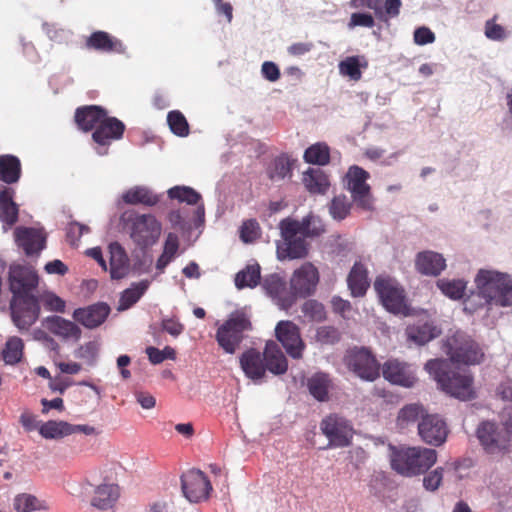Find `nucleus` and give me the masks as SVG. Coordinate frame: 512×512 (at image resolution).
<instances>
[{
	"label": "nucleus",
	"mask_w": 512,
	"mask_h": 512,
	"mask_svg": "<svg viewBox=\"0 0 512 512\" xmlns=\"http://www.w3.org/2000/svg\"><path fill=\"white\" fill-rule=\"evenodd\" d=\"M38 281V275L31 266L12 264L9 268V288L13 295L10 302L11 316L20 330H28L39 317V300L33 294Z\"/></svg>",
	"instance_id": "obj_1"
},
{
	"label": "nucleus",
	"mask_w": 512,
	"mask_h": 512,
	"mask_svg": "<svg viewBox=\"0 0 512 512\" xmlns=\"http://www.w3.org/2000/svg\"><path fill=\"white\" fill-rule=\"evenodd\" d=\"M240 365L245 375L253 381H261L266 372L283 375L288 370V360L276 341L268 340L263 352L251 348L240 357Z\"/></svg>",
	"instance_id": "obj_2"
},
{
	"label": "nucleus",
	"mask_w": 512,
	"mask_h": 512,
	"mask_svg": "<svg viewBox=\"0 0 512 512\" xmlns=\"http://www.w3.org/2000/svg\"><path fill=\"white\" fill-rule=\"evenodd\" d=\"M425 369L447 394L464 401L476 397L473 379L465 370L459 371L452 363L438 359L429 360Z\"/></svg>",
	"instance_id": "obj_3"
},
{
	"label": "nucleus",
	"mask_w": 512,
	"mask_h": 512,
	"mask_svg": "<svg viewBox=\"0 0 512 512\" xmlns=\"http://www.w3.org/2000/svg\"><path fill=\"white\" fill-rule=\"evenodd\" d=\"M437 462V452L425 447H391L392 469L404 477L425 474Z\"/></svg>",
	"instance_id": "obj_4"
},
{
	"label": "nucleus",
	"mask_w": 512,
	"mask_h": 512,
	"mask_svg": "<svg viewBox=\"0 0 512 512\" xmlns=\"http://www.w3.org/2000/svg\"><path fill=\"white\" fill-rule=\"evenodd\" d=\"M475 283L485 303L501 307L512 306V278L508 274L480 269Z\"/></svg>",
	"instance_id": "obj_5"
},
{
	"label": "nucleus",
	"mask_w": 512,
	"mask_h": 512,
	"mask_svg": "<svg viewBox=\"0 0 512 512\" xmlns=\"http://www.w3.org/2000/svg\"><path fill=\"white\" fill-rule=\"evenodd\" d=\"M298 228V220L296 219L288 217L280 221L281 240L276 243V253L279 260L303 259L308 256L309 244Z\"/></svg>",
	"instance_id": "obj_6"
},
{
	"label": "nucleus",
	"mask_w": 512,
	"mask_h": 512,
	"mask_svg": "<svg viewBox=\"0 0 512 512\" xmlns=\"http://www.w3.org/2000/svg\"><path fill=\"white\" fill-rule=\"evenodd\" d=\"M476 434L488 454H504L509 451L512 430L507 424L484 421L478 426Z\"/></svg>",
	"instance_id": "obj_7"
},
{
	"label": "nucleus",
	"mask_w": 512,
	"mask_h": 512,
	"mask_svg": "<svg viewBox=\"0 0 512 512\" xmlns=\"http://www.w3.org/2000/svg\"><path fill=\"white\" fill-rule=\"evenodd\" d=\"M369 173L359 166H351L346 174V188L351 193L353 203L364 211L374 210L375 199L367 184Z\"/></svg>",
	"instance_id": "obj_8"
},
{
	"label": "nucleus",
	"mask_w": 512,
	"mask_h": 512,
	"mask_svg": "<svg viewBox=\"0 0 512 512\" xmlns=\"http://www.w3.org/2000/svg\"><path fill=\"white\" fill-rule=\"evenodd\" d=\"M345 363L362 380L372 382L380 376V364L371 351L364 347L347 351Z\"/></svg>",
	"instance_id": "obj_9"
},
{
	"label": "nucleus",
	"mask_w": 512,
	"mask_h": 512,
	"mask_svg": "<svg viewBox=\"0 0 512 512\" xmlns=\"http://www.w3.org/2000/svg\"><path fill=\"white\" fill-rule=\"evenodd\" d=\"M128 221L131 222L130 237L139 247L152 246L159 239L162 227L153 215H130Z\"/></svg>",
	"instance_id": "obj_10"
},
{
	"label": "nucleus",
	"mask_w": 512,
	"mask_h": 512,
	"mask_svg": "<svg viewBox=\"0 0 512 512\" xmlns=\"http://www.w3.org/2000/svg\"><path fill=\"white\" fill-rule=\"evenodd\" d=\"M450 359L454 363L466 365L478 364L484 354L478 344L462 332H457L448 341Z\"/></svg>",
	"instance_id": "obj_11"
},
{
	"label": "nucleus",
	"mask_w": 512,
	"mask_h": 512,
	"mask_svg": "<svg viewBox=\"0 0 512 512\" xmlns=\"http://www.w3.org/2000/svg\"><path fill=\"white\" fill-rule=\"evenodd\" d=\"M319 282V272L310 262H306L296 269L290 278V293L293 294L294 304L297 298H306L312 295Z\"/></svg>",
	"instance_id": "obj_12"
},
{
	"label": "nucleus",
	"mask_w": 512,
	"mask_h": 512,
	"mask_svg": "<svg viewBox=\"0 0 512 512\" xmlns=\"http://www.w3.org/2000/svg\"><path fill=\"white\" fill-rule=\"evenodd\" d=\"M374 289L387 310L393 313H399L403 310L405 306L404 290L395 279L377 277L374 282Z\"/></svg>",
	"instance_id": "obj_13"
},
{
	"label": "nucleus",
	"mask_w": 512,
	"mask_h": 512,
	"mask_svg": "<svg viewBox=\"0 0 512 512\" xmlns=\"http://www.w3.org/2000/svg\"><path fill=\"white\" fill-rule=\"evenodd\" d=\"M320 429L328 438L329 446L345 447L350 444L353 429L345 418L331 414L321 421Z\"/></svg>",
	"instance_id": "obj_14"
},
{
	"label": "nucleus",
	"mask_w": 512,
	"mask_h": 512,
	"mask_svg": "<svg viewBox=\"0 0 512 512\" xmlns=\"http://www.w3.org/2000/svg\"><path fill=\"white\" fill-rule=\"evenodd\" d=\"M275 337L282 344L286 353L293 359H301L305 343L301 338L299 327L292 321H280L275 327Z\"/></svg>",
	"instance_id": "obj_15"
},
{
	"label": "nucleus",
	"mask_w": 512,
	"mask_h": 512,
	"mask_svg": "<svg viewBox=\"0 0 512 512\" xmlns=\"http://www.w3.org/2000/svg\"><path fill=\"white\" fill-rule=\"evenodd\" d=\"M124 130V123L115 117H108L106 112L92 134L93 140L98 144L97 154L106 155L111 141L122 138Z\"/></svg>",
	"instance_id": "obj_16"
},
{
	"label": "nucleus",
	"mask_w": 512,
	"mask_h": 512,
	"mask_svg": "<svg viewBox=\"0 0 512 512\" xmlns=\"http://www.w3.org/2000/svg\"><path fill=\"white\" fill-rule=\"evenodd\" d=\"M252 329L250 317L244 310H237L226 319V353H234Z\"/></svg>",
	"instance_id": "obj_17"
},
{
	"label": "nucleus",
	"mask_w": 512,
	"mask_h": 512,
	"mask_svg": "<svg viewBox=\"0 0 512 512\" xmlns=\"http://www.w3.org/2000/svg\"><path fill=\"white\" fill-rule=\"evenodd\" d=\"M262 289L282 310H288L294 305L293 294L287 288V282L278 273L265 275L261 280Z\"/></svg>",
	"instance_id": "obj_18"
},
{
	"label": "nucleus",
	"mask_w": 512,
	"mask_h": 512,
	"mask_svg": "<svg viewBox=\"0 0 512 512\" xmlns=\"http://www.w3.org/2000/svg\"><path fill=\"white\" fill-rule=\"evenodd\" d=\"M181 487L184 496L193 503L206 499L212 489L207 477L198 469H190L181 476Z\"/></svg>",
	"instance_id": "obj_19"
},
{
	"label": "nucleus",
	"mask_w": 512,
	"mask_h": 512,
	"mask_svg": "<svg viewBox=\"0 0 512 512\" xmlns=\"http://www.w3.org/2000/svg\"><path fill=\"white\" fill-rule=\"evenodd\" d=\"M418 434L426 444L440 446L446 441L448 429L440 416L426 414L418 423Z\"/></svg>",
	"instance_id": "obj_20"
},
{
	"label": "nucleus",
	"mask_w": 512,
	"mask_h": 512,
	"mask_svg": "<svg viewBox=\"0 0 512 512\" xmlns=\"http://www.w3.org/2000/svg\"><path fill=\"white\" fill-rule=\"evenodd\" d=\"M382 374L390 383L406 388L413 387L417 381L415 370L412 366L396 359H390L384 363Z\"/></svg>",
	"instance_id": "obj_21"
},
{
	"label": "nucleus",
	"mask_w": 512,
	"mask_h": 512,
	"mask_svg": "<svg viewBox=\"0 0 512 512\" xmlns=\"http://www.w3.org/2000/svg\"><path fill=\"white\" fill-rule=\"evenodd\" d=\"M14 236L16 244L27 256L39 255L46 246V235L41 229L17 227Z\"/></svg>",
	"instance_id": "obj_22"
},
{
	"label": "nucleus",
	"mask_w": 512,
	"mask_h": 512,
	"mask_svg": "<svg viewBox=\"0 0 512 512\" xmlns=\"http://www.w3.org/2000/svg\"><path fill=\"white\" fill-rule=\"evenodd\" d=\"M110 313V307L106 303H96L85 308H78L73 312L75 321L89 329L101 325Z\"/></svg>",
	"instance_id": "obj_23"
},
{
	"label": "nucleus",
	"mask_w": 512,
	"mask_h": 512,
	"mask_svg": "<svg viewBox=\"0 0 512 512\" xmlns=\"http://www.w3.org/2000/svg\"><path fill=\"white\" fill-rule=\"evenodd\" d=\"M46 329L63 340L78 341L81 338V329L72 321L60 316H49L44 320Z\"/></svg>",
	"instance_id": "obj_24"
},
{
	"label": "nucleus",
	"mask_w": 512,
	"mask_h": 512,
	"mask_svg": "<svg viewBox=\"0 0 512 512\" xmlns=\"http://www.w3.org/2000/svg\"><path fill=\"white\" fill-rule=\"evenodd\" d=\"M415 267L423 275L438 276L446 268V261L437 252L423 251L417 254Z\"/></svg>",
	"instance_id": "obj_25"
},
{
	"label": "nucleus",
	"mask_w": 512,
	"mask_h": 512,
	"mask_svg": "<svg viewBox=\"0 0 512 512\" xmlns=\"http://www.w3.org/2000/svg\"><path fill=\"white\" fill-rule=\"evenodd\" d=\"M110 254V277L120 280L126 277L130 271L129 258L124 248L117 242L109 245Z\"/></svg>",
	"instance_id": "obj_26"
},
{
	"label": "nucleus",
	"mask_w": 512,
	"mask_h": 512,
	"mask_svg": "<svg viewBox=\"0 0 512 512\" xmlns=\"http://www.w3.org/2000/svg\"><path fill=\"white\" fill-rule=\"evenodd\" d=\"M405 334L409 342L422 346L437 338L441 334V330L432 322H424L409 325Z\"/></svg>",
	"instance_id": "obj_27"
},
{
	"label": "nucleus",
	"mask_w": 512,
	"mask_h": 512,
	"mask_svg": "<svg viewBox=\"0 0 512 512\" xmlns=\"http://www.w3.org/2000/svg\"><path fill=\"white\" fill-rule=\"evenodd\" d=\"M13 196L14 190L11 188L0 192V221L5 232L18 221L19 208L13 201Z\"/></svg>",
	"instance_id": "obj_28"
},
{
	"label": "nucleus",
	"mask_w": 512,
	"mask_h": 512,
	"mask_svg": "<svg viewBox=\"0 0 512 512\" xmlns=\"http://www.w3.org/2000/svg\"><path fill=\"white\" fill-rule=\"evenodd\" d=\"M106 111L96 105L80 107L76 110L75 121L83 131L96 129L105 116Z\"/></svg>",
	"instance_id": "obj_29"
},
{
	"label": "nucleus",
	"mask_w": 512,
	"mask_h": 512,
	"mask_svg": "<svg viewBox=\"0 0 512 512\" xmlns=\"http://www.w3.org/2000/svg\"><path fill=\"white\" fill-rule=\"evenodd\" d=\"M362 6L374 11L375 16L383 22L398 16L401 7L400 0H361Z\"/></svg>",
	"instance_id": "obj_30"
},
{
	"label": "nucleus",
	"mask_w": 512,
	"mask_h": 512,
	"mask_svg": "<svg viewBox=\"0 0 512 512\" xmlns=\"http://www.w3.org/2000/svg\"><path fill=\"white\" fill-rule=\"evenodd\" d=\"M87 46L103 52L123 53L125 51V47L120 40L104 31L92 33L87 40Z\"/></svg>",
	"instance_id": "obj_31"
},
{
	"label": "nucleus",
	"mask_w": 512,
	"mask_h": 512,
	"mask_svg": "<svg viewBox=\"0 0 512 512\" xmlns=\"http://www.w3.org/2000/svg\"><path fill=\"white\" fill-rule=\"evenodd\" d=\"M119 497V487L114 483H103L94 490L91 504L99 509L111 508Z\"/></svg>",
	"instance_id": "obj_32"
},
{
	"label": "nucleus",
	"mask_w": 512,
	"mask_h": 512,
	"mask_svg": "<svg viewBox=\"0 0 512 512\" xmlns=\"http://www.w3.org/2000/svg\"><path fill=\"white\" fill-rule=\"evenodd\" d=\"M348 287L351 291L352 296L362 297L365 295L369 281L367 277V270L363 264L356 262L347 278Z\"/></svg>",
	"instance_id": "obj_33"
},
{
	"label": "nucleus",
	"mask_w": 512,
	"mask_h": 512,
	"mask_svg": "<svg viewBox=\"0 0 512 512\" xmlns=\"http://www.w3.org/2000/svg\"><path fill=\"white\" fill-rule=\"evenodd\" d=\"M302 181L311 193L324 194L330 185L327 175L320 168H309L303 173Z\"/></svg>",
	"instance_id": "obj_34"
},
{
	"label": "nucleus",
	"mask_w": 512,
	"mask_h": 512,
	"mask_svg": "<svg viewBox=\"0 0 512 512\" xmlns=\"http://www.w3.org/2000/svg\"><path fill=\"white\" fill-rule=\"evenodd\" d=\"M21 175L20 160L14 155L0 156V180L7 183H16Z\"/></svg>",
	"instance_id": "obj_35"
},
{
	"label": "nucleus",
	"mask_w": 512,
	"mask_h": 512,
	"mask_svg": "<svg viewBox=\"0 0 512 512\" xmlns=\"http://www.w3.org/2000/svg\"><path fill=\"white\" fill-rule=\"evenodd\" d=\"M261 268L257 262L247 264L235 276V285L238 289L254 288L261 283Z\"/></svg>",
	"instance_id": "obj_36"
},
{
	"label": "nucleus",
	"mask_w": 512,
	"mask_h": 512,
	"mask_svg": "<svg viewBox=\"0 0 512 512\" xmlns=\"http://www.w3.org/2000/svg\"><path fill=\"white\" fill-rule=\"evenodd\" d=\"M149 285V280H142L140 282L133 283L129 288L124 290L121 293L118 310H127L130 307H132L135 303H137L139 299L143 296V294L147 291Z\"/></svg>",
	"instance_id": "obj_37"
},
{
	"label": "nucleus",
	"mask_w": 512,
	"mask_h": 512,
	"mask_svg": "<svg viewBox=\"0 0 512 512\" xmlns=\"http://www.w3.org/2000/svg\"><path fill=\"white\" fill-rule=\"evenodd\" d=\"M122 199L126 204H144L147 206H153L157 204L159 200L149 188L144 186H135L127 190L122 195Z\"/></svg>",
	"instance_id": "obj_38"
},
{
	"label": "nucleus",
	"mask_w": 512,
	"mask_h": 512,
	"mask_svg": "<svg viewBox=\"0 0 512 512\" xmlns=\"http://www.w3.org/2000/svg\"><path fill=\"white\" fill-rule=\"evenodd\" d=\"M310 394L318 401L328 400V393L331 387V380L326 373L318 372L308 379L307 383Z\"/></svg>",
	"instance_id": "obj_39"
},
{
	"label": "nucleus",
	"mask_w": 512,
	"mask_h": 512,
	"mask_svg": "<svg viewBox=\"0 0 512 512\" xmlns=\"http://www.w3.org/2000/svg\"><path fill=\"white\" fill-rule=\"evenodd\" d=\"M24 343L17 336L9 337L2 350V359L7 365H15L19 363L23 356Z\"/></svg>",
	"instance_id": "obj_40"
},
{
	"label": "nucleus",
	"mask_w": 512,
	"mask_h": 512,
	"mask_svg": "<svg viewBox=\"0 0 512 512\" xmlns=\"http://www.w3.org/2000/svg\"><path fill=\"white\" fill-rule=\"evenodd\" d=\"M298 227L301 235L307 238L317 237L325 231L321 219L312 213L298 220Z\"/></svg>",
	"instance_id": "obj_41"
},
{
	"label": "nucleus",
	"mask_w": 512,
	"mask_h": 512,
	"mask_svg": "<svg viewBox=\"0 0 512 512\" xmlns=\"http://www.w3.org/2000/svg\"><path fill=\"white\" fill-rule=\"evenodd\" d=\"M466 282L461 279H439L437 281V287L447 297L457 300L461 299L466 290Z\"/></svg>",
	"instance_id": "obj_42"
},
{
	"label": "nucleus",
	"mask_w": 512,
	"mask_h": 512,
	"mask_svg": "<svg viewBox=\"0 0 512 512\" xmlns=\"http://www.w3.org/2000/svg\"><path fill=\"white\" fill-rule=\"evenodd\" d=\"M39 433L45 439L62 438L69 435V423L50 420L39 426Z\"/></svg>",
	"instance_id": "obj_43"
},
{
	"label": "nucleus",
	"mask_w": 512,
	"mask_h": 512,
	"mask_svg": "<svg viewBox=\"0 0 512 512\" xmlns=\"http://www.w3.org/2000/svg\"><path fill=\"white\" fill-rule=\"evenodd\" d=\"M304 159L307 163L326 165L330 160V149L325 143H316L306 149Z\"/></svg>",
	"instance_id": "obj_44"
},
{
	"label": "nucleus",
	"mask_w": 512,
	"mask_h": 512,
	"mask_svg": "<svg viewBox=\"0 0 512 512\" xmlns=\"http://www.w3.org/2000/svg\"><path fill=\"white\" fill-rule=\"evenodd\" d=\"M168 196L179 202H185L189 206L199 205L201 195L193 188L188 186H174L168 190Z\"/></svg>",
	"instance_id": "obj_45"
},
{
	"label": "nucleus",
	"mask_w": 512,
	"mask_h": 512,
	"mask_svg": "<svg viewBox=\"0 0 512 512\" xmlns=\"http://www.w3.org/2000/svg\"><path fill=\"white\" fill-rule=\"evenodd\" d=\"M426 415L425 409L418 403L405 405L400 409L397 417L398 425L405 427L409 423H413L418 419H422Z\"/></svg>",
	"instance_id": "obj_46"
},
{
	"label": "nucleus",
	"mask_w": 512,
	"mask_h": 512,
	"mask_svg": "<svg viewBox=\"0 0 512 512\" xmlns=\"http://www.w3.org/2000/svg\"><path fill=\"white\" fill-rule=\"evenodd\" d=\"M291 166L292 163L287 156H279L277 157L271 167L269 169V177L270 179L277 181L283 180L287 176L291 174Z\"/></svg>",
	"instance_id": "obj_47"
},
{
	"label": "nucleus",
	"mask_w": 512,
	"mask_h": 512,
	"mask_svg": "<svg viewBox=\"0 0 512 512\" xmlns=\"http://www.w3.org/2000/svg\"><path fill=\"white\" fill-rule=\"evenodd\" d=\"M179 210L184 212L183 217L190 229L198 228L204 223L205 211L203 204L196 205V207L181 206Z\"/></svg>",
	"instance_id": "obj_48"
},
{
	"label": "nucleus",
	"mask_w": 512,
	"mask_h": 512,
	"mask_svg": "<svg viewBox=\"0 0 512 512\" xmlns=\"http://www.w3.org/2000/svg\"><path fill=\"white\" fill-rule=\"evenodd\" d=\"M167 122L175 135L185 137L189 134L188 122L180 111H170L167 116Z\"/></svg>",
	"instance_id": "obj_49"
},
{
	"label": "nucleus",
	"mask_w": 512,
	"mask_h": 512,
	"mask_svg": "<svg viewBox=\"0 0 512 512\" xmlns=\"http://www.w3.org/2000/svg\"><path fill=\"white\" fill-rule=\"evenodd\" d=\"M351 209V202L345 195L335 196L330 205L329 213L335 220H343L347 217Z\"/></svg>",
	"instance_id": "obj_50"
},
{
	"label": "nucleus",
	"mask_w": 512,
	"mask_h": 512,
	"mask_svg": "<svg viewBox=\"0 0 512 512\" xmlns=\"http://www.w3.org/2000/svg\"><path fill=\"white\" fill-rule=\"evenodd\" d=\"M261 235L259 223L255 219H248L239 228L240 239L244 243H253Z\"/></svg>",
	"instance_id": "obj_51"
},
{
	"label": "nucleus",
	"mask_w": 512,
	"mask_h": 512,
	"mask_svg": "<svg viewBox=\"0 0 512 512\" xmlns=\"http://www.w3.org/2000/svg\"><path fill=\"white\" fill-rule=\"evenodd\" d=\"M301 310L311 321L321 322L326 318V312L323 304L313 299L304 302Z\"/></svg>",
	"instance_id": "obj_52"
},
{
	"label": "nucleus",
	"mask_w": 512,
	"mask_h": 512,
	"mask_svg": "<svg viewBox=\"0 0 512 512\" xmlns=\"http://www.w3.org/2000/svg\"><path fill=\"white\" fill-rule=\"evenodd\" d=\"M315 339L322 345H333L340 341L341 333L333 326H320L316 330Z\"/></svg>",
	"instance_id": "obj_53"
},
{
	"label": "nucleus",
	"mask_w": 512,
	"mask_h": 512,
	"mask_svg": "<svg viewBox=\"0 0 512 512\" xmlns=\"http://www.w3.org/2000/svg\"><path fill=\"white\" fill-rule=\"evenodd\" d=\"M339 70L342 75L349 76L352 80H360L362 73L360 70L359 58L357 56L347 57L339 64Z\"/></svg>",
	"instance_id": "obj_54"
},
{
	"label": "nucleus",
	"mask_w": 512,
	"mask_h": 512,
	"mask_svg": "<svg viewBox=\"0 0 512 512\" xmlns=\"http://www.w3.org/2000/svg\"><path fill=\"white\" fill-rule=\"evenodd\" d=\"M99 352V344L95 341H89L81 345L76 351L75 356L83 359L89 365H94Z\"/></svg>",
	"instance_id": "obj_55"
},
{
	"label": "nucleus",
	"mask_w": 512,
	"mask_h": 512,
	"mask_svg": "<svg viewBox=\"0 0 512 512\" xmlns=\"http://www.w3.org/2000/svg\"><path fill=\"white\" fill-rule=\"evenodd\" d=\"M40 301L49 311L62 313L65 311V301L53 292H45L40 296Z\"/></svg>",
	"instance_id": "obj_56"
},
{
	"label": "nucleus",
	"mask_w": 512,
	"mask_h": 512,
	"mask_svg": "<svg viewBox=\"0 0 512 512\" xmlns=\"http://www.w3.org/2000/svg\"><path fill=\"white\" fill-rule=\"evenodd\" d=\"M38 499L30 494L18 495L14 500L16 512H31L38 509Z\"/></svg>",
	"instance_id": "obj_57"
},
{
	"label": "nucleus",
	"mask_w": 512,
	"mask_h": 512,
	"mask_svg": "<svg viewBox=\"0 0 512 512\" xmlns=\"http://www.w3.org/2000/svg\"><path fill=\"white\" fill-rule=\"evenodd\" d=\"M444 469L442 467H437L436 469L426 472L423 478V487L425 490L434 492L436 491L443 480Z\"/></svg>",
	"instance_id": "obj_58"
},
{
	"label": "nucleus",
	"mask_w": 512,
	"mask_h": 512,
	"mask_svg": "<svg viewBox=\"0 0 512 512\" xmlns=\"http://www.w3.org/2000/svg\"><path fill=\"white\" fill-rule=\"evenodd\" d=\"M90 231L89 227L79 222H71L66 228L67 241L76 246L84 233Z\"/></svg>",
	"instance_id": "obj_59"
},
{
	"label": "nucleus",
	"mask_w": 512,
	"mask_h": 512,
	"mask_svg": "<svg viewBox=\"0 0 512 512\" xmlns=\"http://www.w3.org/2000/svg\"><path fill=\"white\" fill-rule=\"evenodd\" d=\"M375 24L372 15L367 13H353L348 23V27L353 29L356 26L373 27Z\"/></svg>",
	"instance_id": "obj_60"
},
{
	"label": "nucleus",
	"mask_w": 512,
	"mask_h": 512,
	"mask_svg": "<svg viewBox=\"0 0 512 512\" xmlns=\"http://www.w3.org/2000/svg\"><path fill=\"white\" fill-rule=\"evenodd\" d=\"M183 211H180L178 209L171 210L168 214V220L171 224V226L174 229H177L179 231H187L190 230L188 224L186 223V220L183 217Z\"/></svg>",
	"instance_id": "obj_61"
},
{
	"label": "nucleus",
	"mask_w": 512,
	"mask_h": 512,
	"mask_svg": "<svg viewBox=\"0 0 512 512\" xmlns=\"http://www.w3.org/2000/svg\"><path fill=\"white\" fill-rule=\"evenodd\" d=\"M465 304V311H468L469 313H474L479 308L483 307L484 305H492L491 303H485L483 296L480 295V291L476 294L470 295L464 302Z\"/></svg>",
	"instance_id": "obj_62"
},
{
	"label": "nucleus",
	"mask_w": 512,
	"mask_h": 512,
	"mask_svg": "<svg viewBox=\"0 0 512 512\" xmlns=\"http://www.w3.org/2000/svg\"><path fill=\"white\" fill-rule=\"evenodd\" d=\"M261 73L262 76L270 82H276L280 78L278 66L271 61H266L262 64Z\"/></svg>",
	"instance_id": "obj_63"
},
{
	"label": "nucleus",
	"mask_w": 512,
	"mask_h": 512,
	"mask_svg": "<svg viewBox=\"0 0 512 512\" xmlns=\"http://www.w3.org/2000/svg\"><path fill=\"white\" fill-rule=\"evenodd\" d=\"M435 40L433 32L426 27H420L414 32V41L419 45L432 43Z\"/></svg>",
	"instance_id": "obj_64"
}]
</instances>
